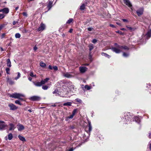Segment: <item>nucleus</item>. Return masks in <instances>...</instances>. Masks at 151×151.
<instances>
[{
    "instance_id": "obj_38",
    "label": "nucleus",
    "mask_w": 151,
    "mask_h": 151,
    "mask_svg": "<svg viewBox=\"0 0 151 151\" xmlns=\"http://www.w3.org/2000/svg\"><path fill=\"white\" fill-rule=\"evenodd\" d=\"M6 73L7 74H9L10 69L9 68H7L6 69Z\"/></svg>"
},
{
    "instance_id": "obj_45",
    "label": "nucleus",
    "mask_w": 151,
    "mask_h": 151,
    "mask_svg": "<svg viewBox=\"0 0 151 151\" xmlns=\"http://www.w3.org/2000/svg\"><path fill=\"white\" fill-rule=\"evenodd\" d=\"M54 70H58V67L57 66H53V68H52Z\"/></svg>"
},
{
    "instance_id": "obj_22",
    "label": "nucleus",
    "mask_w": 151,
    "mask_h": 151,
    "mask_svg": "<svg viewBox=\"0 0 151 151\" xmlns=\"http://www.w3.org/2000/svg\"><path fill=\"white\" fill-rule=\"evenodd\" d=\"M88 131L90 132L92 130V127L91 126V123L90 122H88Z\"/></svg>"
},
{
    "instance_id": "obj_9",
    "label": "nucleus",
    "mask_w": 151,
    "mask_h": 151,
    "mask_svg": "<svg viewBox=\"0 0 151 151\" xmlns=\"http://www.w3.org/2000/svg\"><path fill=\"white\" fill-rule=\"evenodd\" d=\"M88 68L86 67L80 66L79 68V70L81 73H85L87 70Z\"/></svg>"
},
{
    "instance_id": "obj_29",
    "label": "nucleus",
    "mask_w": 151,
    "mask_h": 151,
    "mask_svg": "<svg viewBox=\"0 0 151 151\" xmlns=\"http://www.w3.org/2000/svg\"><path fill=\"white\" fill-rule=\"evenodd\" d=\"M21 37L20 34L19 33H17L15 34V37L16 38H19Z\"/></svg>"
},
{
    "instance_id": "obj_15",
    "label": "nucleus",
    "mask_w": 151,
    "mask_h": 151,
    "mask_svg": "<svg viewBox=\"0 0 151 151\" xmlns=\"http://www.w3.org/2000/svg\"><path fill=\"white\" fill-rule=\"evenodd\" d=\"M52 2L51 1H49L47 7L48 8V10H50L52 6Z\"/></svg>"
},
{
    "instance_id": "obj_46",
    "label": "nucleus",
    "mask_w": 151,
    "mask_h": 151,
    "mask_svg": "<svg viewBox=\"0 0 151 151\" xmlns=\"http://www.w3.org/2000/svg\"><path fill=\"white\" fill-rule=\"evenodd\" d=\"M76 101L78 102L79 103H81L82 101L81 100L79 99H76Z\"/></svg>"
},
{
    "instance_id": "obj_55",
    "label": "nucleus",
    "mask_w": 151,
    "mask_h": 151,
    "mask_svg": "<svg viewBox=\"0 0 151 151\" xmlns=\"http://www.w3.org/2000/svg\"><path fill=\"white\" fill-rule=\"evenodd\" d=\"M73 29H70L69 31V32L70 33H71L73 31Z\"/></svg>"
},
{
    "instance_id": "obj_7",
    "label": "nucleus",
    "mask_w": 151,
    "mask_h": 151,
    "mask_svg": "<svg viewBox=\"0 0 151 151\" xmlns=\"http://www.w3.org/2000/svg\"><path fill=\"white\" fill-rule=\"evenodd\" d=\"M120 48H119L117 47H114L111 48L112 50L114 52H116V53H119L121 51L120 50Z\"/></svg>"
},
{
    "instance_id": "obj_44",
    "label": "nucleus",
    "mask_w": 151,
    "mask_h": 151,
    "mask_svg": "<svg viewBox=\"0 0 151 151\" xmlns=\"http://www.w3.org/2000/svg\"><path fill=\"white\" fill-rule=\"evenodd\" d=\"M114 45L116 46V47H117L119 48H120V47H121L119 45H118L117 44V43H115L114 44Z\"/></svg>"
},
{
    "instance_id": "obj_33",
    "label": "nucleus",
    "mask_w": 151,
    "mask_h": 151,
    "mask_svg": "<svg viewBox=\"0 0 151 151\" xmlns=\"http://www.w3.org/2000/svg\"><path fill=\"white\" fill-rule=\"evenodd\" d=\"M126 27L127 28H128L129 30H130L131 31H134L135 29V28H132V27H130L126 26Z\"/></svg>"
},
{
    "instance_id": "obj_10",
    "label": "nucleus",
    "mask_w": 151,
    "mask_h": 151,
    "mask_svg": "<svg viewBox=\"0 0 151 151\" xmlns=\"http://www.w3.org/2000/svg\"><path fill=\"white\" fill-rule=\"evenodd\" d=\"M18 129L19 131H22L24 129V126L20 124H18L17 125Z\"/></svg>"
},
{
    "instance_id": "obj_3",
    "label": "nucleus",
    "mask_w": 151,
    "mask_h": 151,
    "mask_svg": "<svg viewBox=\"0 0 151 151\" xmlns=\"http://www.w3.org/2000/svg\"><path fill=\"white\" fill-rule=\"evenodd\" d=\"M143 8H141L136 11V13L138 16H140L143 14Z\"/></svg>"
},
{
    "instance_id": "obj_11",
    "label": "nucleus",
    "mask_w": 151,
    "mask_h": 151,
    "mask_svg": "<svg viewBox=\"0 0 151 151\" xmlns=\"http://www.w3.org/2000/svg\"><path fill=\"white\" fill-rule=\"evenodd\" d=\"M124 2L127 6L129 7L132 6V5L129 0H123Z\"/></svg>"
},
{
    "instance_id": "obj_36",
    "label": "nucleus",
    "mask_w": 151,
    "mask_h": 151,
    "mask_svg": "<svg viewBox=\"0 0 151 151\" xmlns=\"http://www.w3.org/2000/svg\"><path fill=\"white\" fill-rule=\"evenodd\" d=\"M42 88L43 90H46L48 88V87L46 85H44L42 86Z\"/></svg>"
},
{
    "instance_id": "obj_28",
    "label": "nucleus",
    "mask_w": 151,
    "mask_h": 151,
    "mask_svg": "<svg viewBox=\"0 0 151 151\" xmlns=\"http://www.w3.org/2000/svg\"><path fill=\"white\" fill-rule=\"evenodd\" d=\"M13 136L12 134L11 133H10L8 135V139L9 140H11Z\"/></svg>"
},
{
    "instance_id": "obj_23",
    "label": "nucleus",
    "mask_w": 151,
    "mask_h": 151,
    "mask_svg": "<svg viewBox=\"0 0 151 151\" xmlns=\"http://www.w3.org/2000/svg\"><path fill=\"white\" fill-rule=\"evenodd\" d=\"M18 137L19 139L21 141H25V138L22 136H21L20 135L18 136Z\"/></svg>"
},
{
    "instance_id": "obj_51",
    "label": "nucleus",
    "mask_w": 151,
    "mask_h": 151,
    "mask_svg": "<svg viewBox=\"0 0 151 151\" xmlns=\"http://www.w3.org/2000/svg\"><path fill=\"white\" fill-rule=\"evenodd\" d=\"M37 49V48L36 46L34 47L33 49L34 50H36Z\"/></svg>"
},
{
    "instance_id": "obj_56",
    "label": "nucleus",
    "mask_w": 151,
    "mask_h": 151,
    "mask_svg": "<svg viewBox=\"0 0 151 151\" xmlns=\"http://www.w3.org/2000/svg\"><path fill=\"white\" fill-rule=\"evenodd\" d=\"M122 20L124 22H127V19H122Z\"/></svg>"
},
{
    "instance_id": "obj_53",
    "label": "nucleus",
    "mask_w": 151,
    "mask_h": 151,
    "mask_svg": "<svg viewBox=\"0 0 151 151\" xmlns=\"http://www.w3.org/2000/svg\"><path fill=\"white\" fill-rule=\"evenodd\" d=\"M5 35V33H3L1 35V38H4Z\"/></svg>"
},
{
    "instance_id": "obj_2",
    "label": "nucleus",
    "mask_w": 151,
    "mask_h": 151,
    "mask_svg": "<svg viewBox=\"0 0 151 151\" xmlns=\"http://www.w3.org/2000/svg\"><path fill=\"white\" fill-rule=\"evenodd\" d=\"M72 73L67 72L66 73H64L63 76L65 77L68 78H71L74 76V75L72 74Z\"/></svg>"
},
{
    "instance_id": "obj_4",
    "label": "nucleus",
    "mask_w": 151,
    "mask_h": 151,
    "mask_svg": "<svg viewBox=\"0 0 151 151\" xmlns=\"http://www.w3.org/2000/svg\"><path fill=\"white\" fill-rule=\"evenodd\" d=\"M45 24L43 23H41L39 27L37 30L39 32L42 31L45 29Z\"/></svg>"
},
{
    "instance_id": "obj_50",
    "label": "nucleus",
    "mask_w": 151,
    "mask_h": 151,
    "mask_svg": "<svg viewBox=\"0 0 151 151\" xmlns=\"http://www.w3.org/2000/svg\"><path fill=\"white\" fill-rule=\"evenodd\" d=\"M18 22H17V21H14L13 22V24L14 25H15L17 23H18Z\"/></svg>"
},
{
    "instance_id": "obj_1",
    "label": "nucleus",
    "mask_w": 151,
    "mask_h": 151,
    "mask_svg": "<svg viewBox=\"0 0 151 151\" xmlns=\"http://www.w3.org/2000/svg\"><path fill=\"white\" fill-rule=\"evenodd\" d=\"M9 96L15 99H19L21 101H24V99L22 98L24 97L25 96L22 94L16 93L10 95Z\"/></svg>"
},
{
    "instance_id": "obj_63",
    "label": "nucleus",
    "mask_w": 151,
    "mask_h": 151,
    "mask_svg": "<svg viewBox=\"0 0 151 151\" xmlns=\"http://www.w3.org/2000/svg\"><path fill=\"white\" fill-rule=\"evenodd\" d=\"M121 29L123 30H126V29L124 28H121Z\"/></svg>"
},
{
    "instance_id": "obj_47",
    "label": "nucleus",
    "mask_w": 151,
    "mask_h": 151,
    "mask_svg": "<svg viewBox=\"0 0 151 151\" xmlns=\"http://www.w3.org/2000/svg\"><path fill=\"white\" fill-rule=\"evenodd\" d=\"M22 14L23 15V16H24L25 17H27V12H23L22 13Z\"/></svg>"
},
{
    "instance_id": "obj_48",
    "label": "nucleus",
    "mask_w": 151,
    "mask_h": 151,
    "mask_svg": "<svg viewBox=\"0 0 151 151\" xmlns=\"http://www.w3.org/2000/svg\"><path fill=\"white\" fill-rule=\"evenodd\" d=\"M93 28L92 27H89L88 28V29L89 31H91L93 30Z\"/></svg>"
},
{
    "instance_id": "obj_18",
    "label": "nucleus",
    "mask_w": 151,
    "mask_h": 151,
    "mask_svg": "<svg viewBox=\"0 0 151 151\" xmlns=\"http://www.w3.org/2000/svg\"><path fill=\"white\" fill-rule=\"evenodd\" d=\"M53 94H55L56 96L60 95V92L58 89H55L54 91L52 92Z\"/></svg>"
},
{
    "instance_id": "obj_41",
    "label": "nucleus",
    "mask_w": 151,
    "mask_h": 151,
    "mask_svg": "<svg viewBox=\"0 0 151 151\" xmlns=\"http://www.w3.org/2000/svg\"><path fill=\"white\" fill-rule=\"evenodd\" d=\"M5 17V15L4 14H0V19L3 18Z\"/></svg>"
},
{
    "instance_id": "obj_49",
    "label": "nucleus",
    "mask_w": 151,
    "mask_h": 151,
    "mask_svg": "<svg viewBox=\"0 0 151 151\" xmlns=\"http://www.w3.org/2000/svg\"><path fill=\"white\" fill-rule=\"evenodd\" d=\"M97 40L95 39H94L93 40L92 42L94 43H95L97 42Z\"/></svg>"
},
{
    "instance_id": "obj_24",
    "label": "nucleus",
    "mask_w": 151,
    "mask_h": 151,
    "mask_svg": "<svg viewBox=\"0 0 151 151\" xmlns=\"http://www.w3.org/2000/svg\"><path fill=\"white\" fill-rule=\"evenodd\" d=\"M40 66L43 67V68H45V67L46 66V64L44 63L43 62H40Z\"/></svg>"
},
{
    "instance_id": "obj_37",
    "label": "nucleus",
    "mask_w": 151,
    "mask_h": 151,
    "mask_svg": "<svg viewBox=\"0 0 151 151\" xmlns=\"http://www.w3.org/2000/svg\"><path fill=\"white\" fill-rule=\"evenodd\" d=\"M85 88L87 90H89L91 89V87L89 86L88 85H86L85 86Z\"/></svg>"
},
{
    "instance_id": "obj_21",
    "label": "nucleus",
    "mask_w": 151,
    "mask_h": 151,
    "mask_svg": "<svg viewBox=\"0 0 151 151\" xmlns=\"http://www.w3.org/2000/svg\"><path fill=\"white\" fill-rule=\"evenodd\" d=\"M7 62V65L9 67H10L11 66V62L9 59H8L6 60Z\"/></svg>"
},
{
    "instance_id": "obj_27",
    "label": "nucleus",
    "mask_w": 151,
    "mask_h": 151,
    "mask_svg": "<svg viewBox=\"0 0 151 151\" xmlns=\"http://www.w3.org/2000/svg\"><path fill=\"white\" fill-rule=\"evenodd\" d=\"M85 5L84 4H83L80 7V9L81 10H83L85 9Z\"/></svg>"
},
{
    "instance_id": "obj_61",
    "label": "nucleus",
    "mask_w": 151,
    "mask_h": 151,
    "mask_svg": "<svg viewBox=\"0 0 151 151\" xmlns=\"http://www.w3.org/2000/svg\"><path fill=\"white\" fill-rule=\"evenodd\" d=\"M149 138H151V133H149Z\"/></svg>"
},
{
    "instance_id": "obj_35",
    "label": "nucleus",
    "mask_w": 151,
    "mask_h": 151,
    "mask_svg": "<svg viewBox=\"0 0 151 151\" xmlns=\"http://www.w3.org/2000/svg\"><path fill=\"white\" fill-rule=\"evenodd\" d=\"M20 76L21 74L20 73L18 72L17 73V77L15 78L14 79L16 80H17L20 77Z\"/></svg>"
},
{
    "instance_id": "obj_34",
    "label": "nucleus",
    "mask_w": 151,
    "mask_h": 151,
    "mask_svg": "<svg viewBox=\"0 0 151 151\" xmlns=\"http://www.w3.org/2000/svg\"><path fill=\"white\" fill-rule=\"evenodd\" d=\"M102 55L105 56V57H107L108 58H110V55L104 53H102Z\"/></svg>"
},
{
    "instance_id": "obj_31",
    "label": "nucleus",
    "mask_w": 151,
    "mask_h": 151,
    "mask_svg": "<svg viewBox=\"0 0 151 151\" xmlns=\"http://www.w3.org/2000/svg\"><path fill=\"white\" fill-rule=\"evenodd\" d=\"M73 19L70 18L68 20V21L66 22V23L68 24H70L73 21Z\"/></svg>"
},
{
    "instance_id": "obj_58",
    "label": "nucleus",
    "mask_w": 151,
    "mask_h": 151,
    "mask_svg": "<svg viewBox=\"0 0 151 151\" xmlns=\"http://www.w3.org/2000/svg\"><path fill=\"white\" fill-rule=\"evenodd\" d=\"M3 26L2 25H1L0 26V30L2 29L3 28Z\"/></svg>"
},
{
    "instance_id": "obj_60",
    "label": "nucleus",
    "mask_w": 151,
    "mask_h": 151,
    "mask_svg": "<svg viewBox=\"0 0 151 151\" xmlns=\"http://www.w3.org/2000/svg\"><path fill=\"white\" fill-rule=\"evenodd\" d=\"M56 106V105L55 104H53L51 105V106L52 107H55Z\"/></svg>"
},
{
    "instance_id": "obj_12",
    "label": "nucleus",
    "mask_w": 151,
    "mask_h": 151,
    "mask_svg": "<svg viewBox=\"0 0 151 151\" xmlns=\"http://www.w3.org/2000/svg\"><path fill=\"white\" fill-rule=\"evenodd\" d=\"M33 83L34 84V85L35 86H36L37 87H40L42 86V83H41V82H33Z\"/></svg>"
},
{
    "instance_id": "obj_19",
    "label": "nucleus",
    "mask_w": 151,
    "mask_h": 151,
    "mask_svg": "<svg viewBox=\"0 0 151 151\" xmlns=\"http://www.w3.org/2000/svg\"><path fill=\"white\" fill-rule=\"evenodd\" d=\"M49 79L48 78H46L45 79H44L43 80H42L41 81V83H42V85L44 84L47 83V81L49 80Z\"/></svg>"
},
{
    "instance_id": "obj_40",
    "label": "nucleus",
    "mask_w": 151,
    "mask_h": 151,
    "mask_svg": "<svg viewBox=\"0 0 151 151\" xmlns=\"http://www.w3.org/2000/svg\"><path fill=\"white\" fill-rule=\"evenodd\" d=\"M129 55V54L126 53L125 52H124L123 54V56L124 57H128Z\"/></svg>"
},
{
    "instance_id": "obj_14",
    "label": "nucleus",
    "mask_w": 151,
    "mask_h": 151,
    "mask_svg": "<svg viewBox=\"0 0 151 151\" xmlns=\"http://www.w3.org/2000/svg\"><path fill=\"white\" fill-rule=\"evenodd\" d=\"M147 38L148 39L151 37V30H149L146 34Z\"/></svg>"
},
{
    "instance_id": "obj_43",
    "label": "nucleus",
    "mask_w": 151,
    "mask_h": 151,
    "mask_svg": "<svg viewBox=\"0 0 151 151\" xmlns=\"http://www.w3.org/2000/svg\"><path fill=\"white\" fill-rule=\"evenodd\" d=\"M116 32L120 34L121 35H123L124 34L123 32L119 31H116Z\"/></svg>"
},
{
    "instance_id": "obj_42",
    "label": "nucleus",
    "mask_w": 151,
    "mask_h": 151,
    "mask_svg": "<svg viewBox=\"0 0 151 151\" xmlns=\"http://www.w3.org/2000/svg\"><path fill=\"white\" fill-rule=\"evenodd\" d=\"M29 75L30 76L32 77H36V75H34L33 74V73L32 72H31L30 73H29Z\"/></svg>"
},
{
    "instance_id": "obj_5",
    "label": "nucleus",
    "mask_w": 151,
    "mask_h": 151,
    "mask_svg": "<svg viewBox=\"0 0 151 151\" xmlns=\"http://www.w3.org/2000/svg\"><path fill=\"white\" fill-rule=\"evenodd\" d=\"M10 109L12 110H15L17 109V107L13 104L11 103L8 105Z\"/></svg>"
},
{
    "instance_id": "obj_13",
    "label": "nucleus",
    "mask_w": 151,
    "mask_h": 151,
    "mask_svg": "<svg viewBox=\"0 0 151 151\" xmlns=\"http://www.w3.org/2000/svg\"><path fill=\"white\" fill-rule=\"evenodd\" d=\"M9 130H14V129L15 128V127L14 125L13 124L11 123L9 124Z\"/></svg>"
},
{
    "instance_id": "obj_26",
    "label": "nucleus",
    "mask_w": 151,
    "mask_h": 151,
    "mask_svg": "<svg viewBox=\"0 0 151 151\" xmlns=\"http://www.w3.org/2000/svg\"><path fill=\"white\" fill-rule=\"evenodd\" d=\"M72 103L70 102H67L63 104V106H71Z\"/></svg>"
},
{
    "instance_id": "obj_8",
    "label": "nucleus",
    "mask_w": 151,
    "mask_h": 151,
    "mask_svg": "<svg viewBox=\"0 0 151 151\" xmlns=\"http://www.w3.org/2000/svg\"><path fill=\"white\" fill-rule=\"evenodd\" d=\"M30 99L33 101H38L40 100V98L37 96H33L31 97Z\"/></svg>"
},
{
    "instance_id": "obj_17",
    "label": "nucleus",
    "mask_w": 151,
    "mask_h": 151,
    "mask_svg": "<svg viewBox=\"0 0 151 151\" xmlns=\"http://www.w3.org/2000/svg\"><path fill=\"white\" fill-rule=\"evenodd\" d=\"M9 11V9L7 8H5L3 9V12L6 14L8 13Z\"/></svg>"
},
{
    "instance_id": "obj_32",
    "label": "nucleus",
    "mask_w": 151,
    "mask_h": 151,
    "mask_svg": "<svg viewBox=\"0 0 151 151\" xmlns=\"http://www.w3.org/2000/svg\"><path fill=\"white\" fill-rule=\"evenodd\" d=\"M77 111V109H74L73 111H72V115H73L74 116L76 114Z\"/></svg>"
},
{
    "instance_id": "obj_52",
    "label": "nucleus",
    "mask_w": 151,
    "mask_h": 151,
    "mask_svg": "<svg viewBox=\"0 0 151 151\" xmlns=\"http://www.w3.org/2000/svg\"><path fill=\"white\" fill-rule=\"evenodd\" d=\"M48 68L49 69H51V70H52V66L50 65H49L48 66Z\"/></svg>"
},
{
    "instance_id": "obj_6",
    "label": "nucleus",
    "mask_w": 151,
    "mask_h": 151,
    "mask_svg": "<svg viewBox=\"0 0 151 151\" xmlns=\"http://www.w3.org/2000/svg\"><path fill=\"white\" fill-rule=\"evenodd\" d=\"M6 125L4 124V121H0V130H2L4 129V128L6 126Z\"/></svg>"
},
{
    "instance_id": "obj_39",
    "label": "nucleus",
    "mask_w": 151,
    "mask_h": 151,
    "mask_svg": "<svg viewBox=\"0 0 151 151\" xmlns=\"http://www.w3.org/2000/svg\"><path fill=\"white\" fill-rule=\"evenodd\" d=\"M15 103L16 104H18L19 105H21L22 104L18 100H16L15 101Z\"/></svg>"
},
{
    "instance_id": "obj_54",
    "label": "nucleus",
    "mask_w": 151,
    "mask_h": 151,
    "mask_svg": "<svg viewBox=\"0 0 151 151\" xmlns=\"http://www.w3.org/2000/svg\"><path fill=\"white\" fill-rule=\"evenodd\" d=\"M110 26L112 27H113V28H114L115 27V26L113 25V24H110Z\"/></svg>"
},
{
    "instance_id": "obj_57",
    "label": "nucleus",
    "mask_w": 151,
    "mask_h": 151,
    "mask_svg": "<svg viewBox=\"0 0 151 151\" xmlns=\"http://www.w3.org/2000/svg\"><path fill=\"white\" fill-rule=\"evenodd\" d=\"M73 148H71L68 151H73Z\"/></svg>"
},
{
    "instance_id": "obj_59",
    "label": "nucleus",
    "mask_w": 151,
    "mask_h": 151,
    "mask_svg": "<svg viewBox=\"0 0 151 151\" xmlns=\"http://www.w3.org/2000/svg\"><path fill=\"white\" fill-rule=\"evenodd\" d=\"M28 79L29 81H31L32 80V78L31 77H29L28 78Z\"/></svg>"
},
{
    "instance_id": "obj_20",
    "label": "nucleus",
    "mask_w": 151,
    "mask_h": 151,
    "mask_svg": "<svg viewBox=\"0 0 151 151\" xmlns=\"http://www.w3.org/2000/svg\"><path fill=\"white\" fill-rule=\"evenodd\" d=\"M74 116L71 114L69 116L65 117V120L66 121H68L69 119H72L73 117Z\"/></svg>"
},
{
    "instance_id": "obj_16",
    "label": "nucleus",
    "mask_w": 151,
    "mask_h": 151,
    "mask_svg": "<svg viewBox=\"0 0 151 151\" xmlns=\"http://www.w3.org/2000/svg\"><path fill=\"white\" fill-rule=\"evenodd\" d=\"M120 49H123L126 50H128L129 49V48L126 46L123 45L121 46Z\"/></svg>"
},
{
    "instance_id": "obj_64",
    "label": "nucleus",
    "mask_w": 151,
    "mask_h": 151,
    "mask_svg": "<svg viewBox=\"0 0 151 151\" xmlns=\"http://www.w3.org/2000/svg\"><path fill=\"white\" fill-rule=\"evenodd\" d=\"M68 83L70 85H71V84H72V83H71V82H69Z\"/></svg>"
},
{
    "instance_id": "obj_25",
    "label": "nucleus",
    "mask_w": 151,
    "mask_h": 151,
    "mask_svg": "<svg viewBox=\"0 0 151 151\" xmlns=\"http://www.w3.org/2000/svg\"><path fill=\"white\" fill-rule=\"evenodd\" d=\"M7 82L9 83V84L12 85L14 83V82L12 80L8 78Z\"/></svg>"
},
{
    "instance_id": "obj_62",
    "label": "nucleus",
    "mask_w": 151,
    "mask_h": 151,
    "mask_svg": "<svg viewBox=\"0 0 151 151\" xmlns=\"http://www.w3.org/2000/svg\"><path fill=\"white\" fill-rule=\"evenodd\" d=\"M116 23L118 24V25H121V24L120 23H119V22H116Z\"/></svg>"
},
{
    "instance_id": "obj_30",
    "label": "nucleus",
    "mask_w": 151,
    "mask_h": 151,
    "mask_svg": "<svg viewBox=\"0 0 151 151\" xmlns=\"http://www.w3.org/2000/svg\"><path fill=\"white\" fill-rule=\"evenodd\" d=\"M89 50L90 51H91L93 48V45L92 44H90L89 45Z\"/></svg>"
}]
</instances>
